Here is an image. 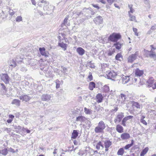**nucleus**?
Segmentation results:
<instances>
[{
    "label": "nucleus",
    "mask_w": 156,
    "mask_h": 156,
    "mask_svg": "<svg viewBox=\"0 0 156 156\" xmlns=\"http://www.w3.org/2000/svg\"><path fill=\"white\" fill-rule=\"evenodd\" d=\"M106 127L104 122L102 121H101L98 123V126L95 128L94 131L96 133H101L103 132Z\"/></svg>",
    "instance_id": "obj_1"
},
{
    "label": "nucleus",
    "mask_w": 156,
    "mask_h": 156,
    "mask_svg": "<svg viewBox=\"0 0 156 156\" xmlns=\"http://www.w3.org/2000/svg\"><path fill=\"white\" fill-rule=\"evenodd\" d=\"M121 38V35L119 33H114L111 34L108 37V39L113 42H117Z\"/></svg>",
    "instance_id": "obj_2"
},
{
    "label": "nucleus",
    "mask_w": 156,
    "mask_h": 156,
    "mask_svg": "<svg viewBox=\"0 0 156 156\" xmlns=\"http://www.w3.org/2000/svg\"><path fill=\"white\" fill-rule=\"evenodd\" d=\"M108 78L112 80L113 81H116L117 80L116 79L119 77V76H118L117 73L113 71H110L107 75Z\"/></svg>",
    "instance_id": "obj_3"
},
{
    "label": "nucleus",
    "mask_w": 156,
    "mask_h": 156,
    "mask_svg": "<svg viewBox=\"0 0 156 156\" xmlns=\"http://www.w3.org/2000/svg\"><path fill=\"white\" fill-rule=\"evenodd\" d=\"M138 55V51H136L134 54H132L129 56L128 58V62H129L132 63L137 58Z\"/></svg>",
    "instance_id": "obj_4"
},
{
    "label": "nucleus",
    "mask_w": 156,
    "mask_h": 156,
    "mask_svg": "<svg viewBox=\"0 0 156 156\" xmlns=\"http://www.w3.org/2000/svg\"><path fill=\"white\" fill-rule=\"evenodd\" d=\"M19 98L22 101H25L27 102H28L31 98V97L28 95L25 94L21 95L19 96Z\"/></svg>",
    "instance_id": "obj_5"
},
{
    "label": "nucleus",
    "mask_w": 156,
    "mask_h": 156,
    "mask_svg": "<svg viewBox=\"0 0 156 156\" xmlns=\"http://www.w3.org/2000/svg\"><path fill=\"white\" fill-rule=\"evenodd\" d=\"M53 97L52 94H43L41 97V100L43 101H48Z\"/></svg>",
    "instance_id": "obj_6"
},
{
    "label": "nucleus",
    "mask_w": 156,
    "mask_h": 156,
    "mask_svg": "<svg viewBox=\"0 0 156 156\" xmlns=\"http://www.w3.org/2000/svg\"><path fill=\"white\" fill-rule=\"evenodd\" d=\"M124 113L120 112L118 113L117 116L115 118L114 122L115 123L117 122H120L122 119L124 117Z\"/></svg>",
    "instance_id": "obj_7"
},
{
    "label": "nucleus",
    "mask_w": 156,
    "mask_h": 156,
    "mask_svg": "<svg viewBox=\"0 0 156 156\" xmlns=\"http://www.w3.org/2000/svg\"><path fill=\"white\" fill-rule=\"evenodd\" d=\"M9 78L7 74H3L1 76V79L5 83H8L9 82Z\"/></svg>",
    "instance_id": "obj_8"
},
{
    "label": "nucleus",
    "mask_w": 156,
    "mask_h": 156,
    "mask_svg": "<svg viewBox=\"0 0 156 156\" xmlns=\"http://www.w3.org/2000/svg\"><path fill=\"white\" fill-rule=\"evenodd\" d=\"M94 21L96 24L99 25L102 23L103 19L101 16H99L95 18L94 20Z\"/></svg>",
    "instance_id": "obj_9"
},
{
    "label": "nucleus",
    "mask_w": 156,
    "mask_h": 156,
    "mask_svg": "<svg viewBox=\"0 0 156 156\" xmlns=\"http://www.w3.org/2000/svg\"><path fill=\"white\" fill-rule=\"evenodd\" d=\"M39 50L42 55L44 56L45 57L48 56V52L45 51V49L44 48H40Z\"/></svg>",
    "instance_id": "obj_10"
},
{
    "label": "nucleus",
    "mask_w": 156,
    "mask_h": 156,
    "mask_svg": "<svg viewBox=\"0 0 156 156\" xmlns=\"http://www.w3.org/2000/svg\"><path fill=\"white\" fill-rule=\"evenodd\" d=\"M39 3H41L42 4H44L43 5L44 6L43 7V9L44 10H48V9H46V6H47L49 4V2L45 0H39V2L38 3V4L39 5H40L41 7H42V5L41 4L40 5Z\"/></svg>",
    "instance_id": "obj_11"
},
{
    "label": "nucleus",
    "mask_w": 156,
    "mask_h": 156,
    "mask_svg": "<svg viewBox=\"0 0 156 156\" xmlns=\"http://www.w3.org/2000/svg\"><path fill=\"white\" fill-rule=\"evenodd\" d=\"M126 98V97L125 95L122 94H121L119 96V101L122 104H124Z\"/></svg>",
    "instance_id": "obj_12"
},
{
    "label": "nucleus",
    "mask_w": 156,
    "mask_h": 156,
    "mask_svg": "<svg viewBox=\"0 0 156 156\" xmlns=\"http://www.w3.org/2000/svg\"><path fill=\"white\" fill-rule=\"evenodd\" d=\"M112 142L110 140H106L104 142V145L105 148V151H108V148L112 145Z\"/></svg>",
    "instance_id": "obj_13"
},
{
    "label": "nucleus",
    "mask_w": 156,
    "mask_h": 156,
    "mask_svg": "<svg viewBox=\"0 0 156 156\" xmlns=\"http://www.w3.org/2000/svg\"><path fill=\"white\" fill-rule=\"evenodd\" d=\"M130 79L129 76H123L122 79V82L123 84H126L129 80Z\"/></svg>",
    "instance_id": "obj_14"
},
{
    "label": "nucleus",
    "mask_w": 156,
    "mask_h": 156,
    "mask_svg": "<svg viewBox=\"0 0 156 156\" xmlns=\"http://www.w3.org/2000/svg\"><path fill=\"white\" fill-rule=\"evenodd\" d=\"M76 51L80 55H83L85 53V50L81 47L78 48L76 49Z\"/></svg>",
    "instance_id": "obj_15"
},
{
    "label": "nucleus",
    "mask_w": 156,
    "mask_h": 156,
    "mask_svg": "<svg viewBox=\"0 0 156 156\" xmlns=\"http://www.w3.org/2000/svg\"><path fill=\"white\" fill-rule=\"evenodd\" d=\"M130 137L129 134L127 133H124L122 134L121 135V138L123 140H126Z\"/></svg>",
    "instance_id": "obj_16"
},
{
    "label": "nucleus",
    "mask_w": 156,
    "mask_h": 156,
    "mask_svg": "<svg viewBox=\"0 0 156 156\" xmlns=\"http://www.w3.org/2000/svg\"><path fill=\"white\" fill-rule=\"evenodd\" d=\"M144 73L143 70H140L139 69H136L135 71V74L136 76H141Z\"/></svg>",
    "instance_id": "obj_17"
},
{
    "label": "nucleus",
    "mask_w": 156,
    "mask_h": 156,
    "mask_svg": "<svg viewBox=\"0 0 156 156\" xmlns=\"http://www.w3.org/2000/svg\"><path fill=\"white\" fill-rule=\"evenodd\" d=\"M97 101L98 103L101 102L103 99V97L101 94H98L96 96Z\"/></svg>",
    "instance_id": "obj_18"
},
{
    "label": "nucleus",
    "mask_w": 156,
    "mask_h": 156,
    "mask_svg": "<svg viewBox=\"0 0 156 156\" xmlns=\"http://www.w3.org/2000/svg\"><path fill=\"white\" fill-rule=\"evenodd\" d=\"M86 118L82 115L79 116L76 118V121H80V122H83L86 120Z\"/></svg>",
    "instance_id": "obj_19"
},
{
    "label": "nucleus",
    "mask_w": 156,
    "mask_h": 156,
    "mask_svg": "<svg viewBox=\"0 0 156 156\" xmlns=\"http://www.w3.org/2000/svg\"><path fill=\"white\" fill-rule=\"evenodd\" d=\"M104 147L101 141H99L97 144L96 146V148L98 150L103 149Z\"/></svg>",
    "instance_id": "obj_20"
},
{
    "label": "nucleus",
    "mask_w": 156,
    "mask_h": 156,
    "mask_svg": "<svg viewBox=\"0 0 156 156\" xmlns=\"http://www.w3.org/2000/svg\"><path fill=\"white\" fill-rule=\"evenodd\" d=\"M116 130L119 133H122L123 132V128L120 125H117L116 126Z\"/></svg>",
    "instance_id": "obj_21"
},
{
    "label": "nucleus",
    "mask_w": 156,
    "mask_h": 156,
    "mask_svg": "<svg viewBox=\"0 0 156 156\" xmlns=\"http://www.w3.org/2000/svg\"><path fill=\"white\" fill-rule=\"evenodd\" d=\"M148 83V86L149 87H153V83H154V79L153 78H149L147 81Z\"/></svg>",
    "instance_id": "obj_22"
},
{
    "label": "nucleus",
    "mask_w": 156,
    "mask_h": 156,
    "mask_svg": "<svg viewBox=\"0 0 156 156\" xmlns=\"http://www.w3.org/2000/svg\"><path fill=\"white\" fill-rule=\"evenodd\" d=\"M20 101L19 100L14 99L12 101L11 104L15 105L16 106H19L20 105Z\"/></svg>",
    "instance_id": "obj_23"
},
{
    "label": "nucleus",
    "mask_w": 156,
    "mask_h": 156,
    "mask_svg": "<svg viewBox=\"0 0 156 156\" xmlns=\"http://www.w3.org/2000/svg\"><path fill=\"white\" fill-rule=\"evenodd\" d=\"M78 132L77 130H73L72 133L71 138L73 139H76L78 136Z\"/></svg>",
    "instance_id": "obj_24"
},
{
    "label": "nucleus",
    "mask_w": 156,
    "mask_h": 156,
    "mask_svg": "<svg viewBox=\"0 0 156 156\" xmlns=\"http://www.w3.org/2000/svg\"><path fill=\"white\" fill-rule=\"evenodd\" d=\"M95 87V84L93 82H90L89 83V88L90 90H93Z\"/></svg>",
    "instance_id": "obj_25"
},
{
    "label": "nucleus",
    "mask_w": 156,
    "mask_h": 156,
    "mask_svg": "<svg viewBox=\"0 0 156 156\" xmlns=\"http://www.w3.org/2000/svg\"><path fill=\"white\" fill-rule=\"evenodd\" d=\"M0 84L2 86V88L4 90L3 91V94L6 95L7 97H9V96L8 94L6 92V87L3 83H1Z\"/></svg>",
    "instance_id": "obj_26"
},
{
    "label": "nucleus",
    "mask_w": 156,
    "mask_h": 156,
    "mask_svg": "<svg viewBox=\"0 0 156 156\" xmlns=\"http://www.w3.org/2000/svg\"><path fill=\"white\" fill-rule=\"evenodd\" d=\"M116 43L114 44V46H115V48L117 49H119L121 47L122 44L119 43V42H115Z\"/></svg>",
    "instance_id": "obj_27"
},
{
    "label": "nucleus",
    "mask_w": 156,
    "mask_h": 156,
    "mask_svg": "<svg viewBox=\"0 0 156 156\" xmlns=\"http://www.w3.org/2000/svg\"><path fill=\"white\" fill-rule=\"evenodd\" d=\"M58 45L63 48L64 51H65L66 49L67 44L63 43H59Z\"/></svg>",
    "instance_id": "obj_28"
},
{
    "label": "nucleus",
    "mask_w": 156,
    "mask_h": 156,
    "mask_svg": "<svg viewBox=\"0 0 156 156\" xmlns=\"http://www.w3.org/2000/svg\"><path fill=\"white\" fill-rule=\"evenodd\" d=\"M148 150V148L147 147H146L141 152L140 156H144V155L147 152Z\"/></svg>",
    "instance_id": "obj_29"
},
{
    "label": "nucleus",
    "mask_w": 156,
    "mask_h": 156,
    "mask_svg": "<svg viewBox=\"0 0 156 156\" xmlns=\"http://www.w3.org/2000/svg\"><path fill=\"white\" fill-rule=\"evenodd\" d=\"M149 56L153 58L154 60H156V54L154 53H149L148 54Z\"/></svg>",
    "instance_id": "obj_30"
},
{
    "label": "nucleus",
    "mask_w": 156,
    "mask_h": 156,
    "mask_svg": "<svg viewBox=\"0 0 156 156\" xmlns=\"http://www.w3.org/2000/svg\"><path fill=\"white\" fill-rule=\"evenodd\" d=\"M134 143V141L133 140H132L131 141V143L130 144H128L127 145H126L124 147V148L125 149H128L129 148H130V147H131L132 146H133V144Z\"/></svg>",
    "instance_id": "obj_31"
},
{
    "label": "nucleus",
    "mask_w": 156,
    "mask_h": 156,
    "mask_svg": "<svg viewBox=\"0 0 156 156\" xmlns=\"http://www.w3.org/2000/svg\"><path fill=\"white\" fill-rule=\"evenodd\" d=\"M124 152V149L123 148H120L117 152V154L118 155H122Z\"/></svg>",
    "instance_id": "obj_32"
},
{
    "label": "nucleus",
    "mask_w": 156,
    "mask_h": 156,
    "mask_svg": "<svg viewBox=\"0 0 156 156\" xmlns=\"http://www.w3.org/2000/svg\"><path fill=\"white\" fill-rule=\"evenodd\" d=\"M132 105L138 108H140V105L139 103L137 102L133 101L132 102Z\"/></svg>",
    "instance_id": "obj_33"
},
{
    "label": "nucleus",
    "mask_w": 156,
    "mask_h": 156,
    "mask_svg": "<svg viewBox=\"0 0 156 156\" xmlns=\"http://www.w3.org/2000/svg\"><path fill=\"white\" fill-rule=\"evenodd\" d=\"M122 55L120 53L117 54L115 57V58L116 60L121 61L120 58H122Z\"/></svg>",
    "instance_id": "obj_34"
},
{
    "label": "nucleus",
    "mask_w": 156,
    "mask_h": 156,
    "mask_svg": "<svg viewBox=\"0 0 156 156\" xmlns=\"http://www.w3.org/2000/svg\"><path fill=\"white\" fill-rule=\"evenodd\" d=\"M129 16L130 17V21H134L136 22H137V21L136 19V17L135 16H132L130 14H129Z\"/></svg>",
    "instance_id": "obj_35"
},
{
    "label": "nucleus",
    "mask_w": 156,
    "mask_h": 156,
    "mask_svg": "<svg viewBox=\"0 0 156 156\" xmlns=\"http://www.w3.org/2000/svg\"><path fill=\"white\" fill-rule=\"evenodd\" d=\"M68 20V18L66 17V18L64 20L63 22L62 23V25H64L65 26H69L70 25V24L69 23H67Z\"/></svg>",
    "instance_id": "obj_36"
},
{
    "label": "nucleus",
    "mask_w": 156,
    "mask_h": 156,
    "mask_svg": "<svg viewBox=\"0 0 156 156\" xmlns=\"http://www.w3.org/2000/svg\"><path fill=\"white\" fill-rule=\"evenodd\" d=\"M115 49H112L111 50H109L108 51V55L110 56L112 55L115 52Z\"/></svg>",
    "instance_id": "obj_37"
},
{
    "label": "nucleus",
    "mask_w": 156,
    "mask_h": 156,
    "mask_svg": "<svg viewBox=\"0 0 156 156\" xmlns=\"http://www.w3.org/2000/svg\"><path fill=\"white\" fill-rule=\"evenodd\" d=\"M84 110L85 113L87 114H90L91 113V111L86 107L84 108Z\"/></svg>",
    "instance_id": "obj_38"
},
{
    "label": "nucleus",
    "mask_w": 156,
    "mask_h": 156,
    "mask_svg": "<svg viewBox=\"0 0 156 156\" xmlns=\"http://www.w3.org/2000/svg\"><path fill=\"white\" fill-rule=\"evenodd\" d=\"M8 153V151L6 148L5 149L2 151H0V154L5 155Z\"/></svg>",
    "instance_id": "obj_39"
},
{
    "label": "nucleus",
    "mask_w": 156,
    "mask_h": 156,
    "mask_svg": "<svg viewBox=\"0 0 156 156\" xmlns=\"http://www.w3.org/2000/svg\"><path fill=\"white\" fill-rule=\"evenodd\" d=\"M56 88H58L60 87V81L58 80H56L55 81Z\"/></svg>",
    "instance_id": "obj_40"
},
{
    "label": "nucleus",
    "mask_w": 156,
    "mask_h": 156,
    "mask_svg": "<svg viewBox=\"0 0 156 156\" xmlns=\"http://www.w3.org/2000/svg\"><path fill=\"white\" fill-rule=\"evenodd\" d=\"M132 6H133V5H128V7H129V8L130 9V11H129V14H130L129 12H131L132 13H133L134 11V9H133L132 7Z\"/></svg>",
    "instance_id": "obj_41"
},
{
    "label": "nucleus",
    "mask_w": 156,
    "mask_h": 156,
    "mask_svg": "<svg viewBox=\"0 0 156 156\" xmlns=\"http://www.w3.org/2000/svg\"><path fill=\"white\" fill-rule=\"evenodd\" d=\"M22 17L21 16H18L16 18V20L17 22H20L22 21Z\"/></svg>",
    "instance_id": "obj_42"
},
{
    "label": "nucleus",
    "mask_w": 156,
    "mask_h": 156,
    "mask_svg": "<svg viewBox=\"0 0 156 156\" xmlns=\"http://www.w3.org/2000/svg\"><path fill=\"white\" fill-rule=\"evenodd\" d=\"M133 31L135 33V35L136 36H138V33H137V29L133 27Z\"/></svg>",
    "instance_id": "obj_43"
},
{
    "label": "nucleus",
    "mask_w": 156,
    "mask_h": 156,
    "mask_svg": "<svg viewBox=\"0 0 156 156\" xmlns=\"http://www.w3.org/2000/svg\"><path fill=\"white\" fill-rule=\"evenodd\" d=\"M88 78L90 81H91L93 80V76H92V73H89V75L88 76Z\"/></svg>",
    "instance_id": "obj_44"
},
{
    "label": "nucleus",
    "mask_w": 156,
    "mask_h": 156,
    "mask_svg": "<svg viewBox=\"0 0 156 156\" xmlns=\"http://www.w3.org/2000/svg\"><path fill=\"white\" fill-rule=\"evenodd\" d=\"M86 150H85L84 151H80L79 153H78L79 154V155H83L84 154H86Z\"/></svg>",
    "instance_id": "obj_45"
},
{
    "label": "nucleus",
    "mask_w": 156,
    "mask_h": 156,
    "mask_svg": "<svg viewBox=\"0 0 156 156\" xmlns=\"http://www.w3.org/2000/svg\"><path fill=\"white\" fill-rule=\"evenodd\" d=\"M15 13V12L12 10H9V14L11 16H13Z\"/></svg>",
    "instance_id": "obj_46"
},
{
    "label": "nucleus",
    "mask_w": 156,
    "mask_h": 156,
    "mask_svg": "<svg viewBox=\"0 0 156 156\" xmlns=\"http://www.w3.org/2000/svg\"><path fill=\"white\" fill-rule=\"evenodd\" d=\"M151 28V30H152L153 31L156 30V24H155L152 26Z\"/></svg>",
    "instance_id": "obj_47"
},
{
    "label": "nucleus",
    "mask_w": 156,
    "mask_h": 156,
    "mask_svg": "<svg viewBox=\"0 0 156 156\" xmlns=\"http://www.w3.org/2000/svg\"><path fill=\"white\" fill-rule=\"evenodd\" d=\"M146 98L145 96H140V100L141 101L143 102L144 101V100H145Z\"/></svg>",
    "instance_id": "obj_48"
},
{
    "label": "nucleus",
    "mask_w": 156,
    "mask_h": 156,
    "mask_svg": "<svg viewBox=\"0 0 156 156\" xmlns=\"http://www.w3.org/2000/svg\"><path fill=\"white\" fill-rule=\"evenodd\" d=\"M114 108L111 110V112H116L118 110V108L117 107H114Z\"/></svg>",
    "instance_id": "obj_49"
},
{
    "label": "nucleus",
    "mask_w": 156,
    "mask_h": 156,
    "mask_svg": "<svg viewBox=\"0 0 156 156\" xmlns=\"http://www.w3.org/2000/svg\"><path fill=\"white\" fill-rule=\"evenodd\" d=\"M140 122L145 125H147V122L144 119H140Z\"/></svg>",
    "instance_id": "obj_50"
},
{
    "label": "nucleus",
    "mask_w": 156,
    "mask_h": 156,
    "mask_svg": "<svg viewBox=\"0 0 156 156\" xmlns=\"http://www.w3.org/2000/svg\"><path fill=\"white\" fill-rule=\"evenodd\" d=\"M115 0H107L109 4L111 5L115 1Z\"/></svg>",
    "instance_id": "obj_51"
},
{
    "label": "nucleus",
    "mask_w": 156,
    "mask_h": 156,
    "mask_svg": "<svg viewBox=\"0 0 156 156\" xmlns=\"http://www.w3.org/2000/svg\"><path fill=\"white\" fill-rule=\"evenodd\" d=\"M91 96L90 94H87L86 95H84L83 96L84 98H85L86 99L87 98H90Z\"/></svg>",
    "instance_id": "obj_52"
},
{
    "label": "nucleus",
    "mask_w": 156,
    "mask_h": 156,
    "mask_svg": "<svg viewBox=\"0 0 156 156\" xmlns=\"http://www.w3.org/2000/svg\"><path fill=\"white\" fill-rule=\"evenodd\" d=\"M127 119V120H129L130 119H132L133 118V116L132 115H129L126 117Z\"/></svg>",
    "instance_id": "obj_53"
},
{
    "label": "nucleus",
    "mask_w": 156,
    "mask_h": 156,
    "mask_svg": "<svg viewBox=\"0 0 156 156\" xmlns=\"http://www.w3.org/2000/svg\"><path fill=\"white\" fill-rule=\"evenodd\" d=\"M153 31V30H151V29L150 28V29L147 31V34H150L152 33Z\"/></svg>",
    "instance_id": "obj_54"
},
{
    "label": "nucleus",
    "mask_w": 156,
    "mask_h": 156,
    "mask_svg": "<svg viewBox=\"0 0 156 156\" xmlns=\"http://www.w3.org/2000/svg\"><path fill=\"white\" fill-rule=\"evenodd\" d=\"M90 64L89 67H90L91 68H94V67H95L94 66V64H92L91 63V62H90Z\"/></svg>",
    "instance_id": "obj_55"
},
{
    "label": "nucleus",
    "mask_w": 156,
    "mask_h": 156,
    "mask_svg": "<svg viewBox=\"0 0 156 156\" xmlns=\"http://www.w3.org/2000/svg\"><path fill=\"white\" fill-rule=\"evenodd\" d=\"M144 3L147 5H149V0H144Z\"/></svg>",
    "instance_id": "obj_56"
},
{
    "label": "nucleus",
    "mask_w": 156,
    "mask_h": 156,
    "mask_svg": "<svg viewBox=\"0 0 156 156\" xmlns=\"http://www.w3.org/2000/svg\"><path fill=\"white\" fill-rule=\"evenodd\" d=\"M147 51L148 52V54H149V53H155V52H154V50H153L152 49H151V50L150 51Z\"/></svg>",
    "instance_id": "obj_57"
},
{
    "label": "nucleus",
    "mask_w": 156,
    "mask_h": 156,
    "mask_svg": "<svg viewBox=\"0 0 156 156\" xmlns=\"http://www.w3.org/2000/svg\"><path fill=\"white\" fill-rule=\"evenodd\" d=\"M49 73V72H48ZM49 74L48 76H47L49 77H53L54 76L51 73H49Z\"/></svg>",
    "instance_id": "obj_58"
},
{
    "label": "nucleus",
    "mask_w": 156,
    "mask_h": 156,
    "mask_svg": "<svg viewBox=\"0 0 156 156\" xmlns=\"http://www.w3.org/2000/svg\"><path fill=\"white\" fill-rule=\"evenodd\" d=\"M104 87L105 88H106V92L108 91L109 90V87L108 86H107V85H105V86H104Z\"/></svg>",
    "instance_id": "obj_59"
},
{
    "label": "nucleus",
    "mask_w": 156,
    "mask_h": 156,
    "mask_svg": "<svg viewBox=\"0 0 156 156\" xmlns=\"http://www.w3.org/2000/svg\"><path fill=\"white\" fill-rule=\"evenodd\" d=\"M93 6L98 9H100V7L97 5L92 4Z\"/></svg>",
    "instance_id": "obj_60"
},
{
    "label": "nucleus",
    "mask_w": 156,
    "mask_h": 156,
    "mask_svg": "<svg viewBox=\"0 0 156 156\" xmlns=\"http://www.w3.org/2000/svg\"><path fill=\"white\" fill-rule=\"evenodd\" d=\"M126 122H125V121H123L122 120V124L123 126H126Z\"/></svg>",
    "instance_id": "obj_61"
},
{
    "label": "nucleus",
    "mask_w": 156,
    "mask_h": 156,
    "mask_svg": "<svg viewBox=\"0 0 156 156\" xmlns=\"http://www.w3.org/2000/svg\"><path fill=\"white\" fill-rule=\"evenodd\" d=\"M9 151H10L12 152H15L14 150L11 147H10L9 148Z\"/></svg>",
    "instance_id": "obj_62"
},
{
    "label": "nucleus",
    "mask_w": 156,
    "mask_h": 156,
    "mask_svg": "<svg viewBox=\"0 0 156 156\" xmlns=\"http://www.w3.org/2000/svg\"><path fill=\"white\" fill-rule=\"evenodd\" d=\"M9 117L12 119L14 117V116L13 115H9Z\"/></svg>",
    "instance_id": "obj_63"
},
{
    "label": "nucleus",
    "mask_w": 156,
    "mask_h": 156,
    "mask_svg": "<svg viewBox=\"0 0 156 156\" xmlns=\"http://www.w3.org/2000/svg\"><path fill=\"white\" fill-rule=\"evenodd\" d=\"M152 87L153 89H155L156 88V82H155L154 83V85H153Z\"/></svg>",
    "instance_id": "obj_64"
}]
</instances>
